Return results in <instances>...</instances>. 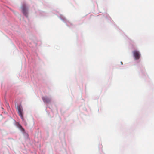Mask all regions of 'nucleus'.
I'll list each match as a JSON object with an SVG mask.
<instances>
[{
    "mask_svg": "<svg viewBox=\"0 0 154 154\" xmlns=\"http://www.w3.org/2000/svg\"><path fill=\"white\" fill-rule=\"evenodd\" d=\"M17 109L19 115L20 116L22 119L23 120V109L21 106H19L17 107Z\"/></svg>",
    "mask_w": 154,
    "mask_h": 154,
    "instance_id": "obj_1",
    "label": "nucleus"
},
{
    "mask_svg": "<svg viewBox=\"0 0 154 154\" xmlns=\"http://www.w3.org/2000/svg\"><path fill=\"white\" fill-rule=\"evenodd\" d=\"M22 12L24 15H25L26 17L28 16V12H27V10L26 8V6L25 5H23L21 7Z\"/></svg>",
    "mask_w": 154,
    "mask_h": 154,
    "instance_id": "obj_2",
    "label": "nucleus"
},
{
    "mask_svg": "<svg viewBox=\"0 0 154 154\" xmlns=\"http://www.w3.org/2000/svg\"><path fill=\"white\" fill-rule=\"evenodd\" d=\"M133 53L135 59L138 60L140 58V54L138 51L134 50L133 51Z\"/></svg>",
    "mask_w": 154,
    "mask_h": 154,
    "instance_id": "obj_3",
    "label": "nucleus"
},
{
    "mask_svg": "<svg viewBox=\"0 0 154 154\" xmlns=\"http://www.w3.org/2000/svg\"><path fill=\"white\" fill-rule=\"evenodd\" d=\"M42 99L44 102L47 103H49L51 100V99L50 98L47 96L43 97Z\"/></svg>",
    "mask_w": 154,
    "mask_h": 154,
    "instance_id": "obj_4",
    "label": "nucleus"
},
{
    "mask_svg": "<svg viewBox=\"0 0 154 154\" xmlns=\"http://www.w3.org/2000/svg\"><path fill=\"white\" fill-rule=\"evenodd\" d=\"M20 127L21 128L22 130L23 131H24V129L22 127V126H20Z\"/></svg>",
    "mask_w": 154,
    "mask_h": 154,
    "instance_id": "obj_5",
    "label": "nucleus"
},
{
    "mask_svg": "<svg viewBox=\"0 0 154 154\" xmlns=\"http://www.w3.org/2000/svg\"><path fill=\"white\" fill-rule=\"evenodd\" d=\"M121 64H122V62H121Z\"/></svg>",
    "mask_w": 154,
    "mask_h": 154,
    "instance_id": "obj_6",
    "label": "nucleus"
}]
</instances>
